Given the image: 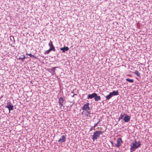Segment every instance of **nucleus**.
<instances>
[{"mask_svg":"<svg viewBox=\"0 0 152 152\" xmlns=\"http://www.w3.org/2000/svg\"><path fill=\"white\" fill-rule=\"evenodd\" d=\"M89 104L88 103L84 104L82 108L83 110V112L81 113L82 115H84L88 116L90 110Z\"/></svg>","mask_w":152,"mask_h":152,"instance_id":"nucleus-1","label":"nucleus"},{"mask_svg":"<svg viewBox=\"0 0 152 152\" xmlns=\"http://www.w3.org/2000/svg\"><path fill=\"white\" fill-rule=\"evenodd\" d=\"M141 145V142L140 141H138V142H137L135 140L134 142H132L131 145L130 150L131 152L135 150L136 149Z\"/></svg>","mask_w":152,"mask_h":152,"instance_id":"nucleus-2","label":"nucleus"},{"mask_svg":"<svg viewBox=\"0 0 152 152\" xmlns=\"http://www.w3.org/2000/svg\"><path fill=\"white\" fill-rule=\"evenodd\" d=\"M102 133L103 132L102 131H96L94 132L93 135L92 136L93 141L97 139L99 137L100 135L102 134Z\"/></svg>","mask_w":152,"mask_h":152,"instance_id":"nucleus-3","label":"nucleus"},{"mask_svg":"<svg viewBox=\"0 0 152 152\" xmlns=\"http://www.w3.org/2000/svg\"><path fill=\"white\" fill-rule=\"evenodd\" d=\"M123 143V141L121 138L118 139L116 142V144H115V146L116 147H118L121 145V144Z\"/></svg>","mask_w":152,"mask_h":152,"instance_id":"nucleus-4","label":"nucleus"},{"mask_svg":"<svg viewBox=\"0 0 152 152\" xmlns=\"http://www.w3.org/2000/svg\"><path fill=\"white\" fill-rule=\"evenodd\" d=\"M66 135H62L61 137V138L58 140V142L61 143H62V142H65L66 139Z\"/></svg>","mask_w":152,"mask_h":152,"instance_id":"nucleus-5","label":"nucleus"},{"mask_svg":"<svg viewBox=\"0 0 152 152\" xmlns=\"http://www.w3.org/2000/svg\"><path fill=\"white\" fill-rule=\"evenodd\" d=\"M64 101V99L63 97H61L59 99V104L60 108H61V107L63 106Z\"/></svg>","mask_w":152,"mask_h":152,"instance_id":"nucleus-6","label":"nucleus"},{"mask_svg":"<svg viewBox=\"0 0 152 152\" xmlns=\"http://www.w3.org/2000/svg\"><path fill=\"white\" fill-rule=\"evenodd\" d=\"M48 45L50 47V48L56 50L55 48L53 45V42L51 40L50 41V42L48 44Z\"/></svg>","mask_w":152,"mask_h":152,"instance_id":"nucleus-7","label":"nucleus"},{"mask_svg":"<svg viewBox=\"0 0 152 152\" xmlns=\"http://www.w3.org/2000/svg\"><path fill=\"white\" fill-rule=\"evenodd\" d=\"M96 94V93H94L88 95L87 96V99H92L94 98Z\"/></svg>","mask_w":152,"mask_h":152,"instance_id":"nucleus-8","label":"nucleus"},{"mask_svg":"<svg viewBox=\"0 0 152 152\" xmlns=\"http://www.w3.org/2000/svg\"><path fill=\"white\" fill-rule=\"evenodd\" d=\"M101 99V97L99 96H98L97 94L96 93L94 97V100L96 101H98L100 100Z\"/></svg>","mask_w":152,"mask_h":152,"instance_id":"nucleus-9","label":"nucleus"},{"mask_svg":"<svg viewBox=\"0 0 152 152\" xmlns=\"http://www.w3.org/2000/svg\"><path fill=\"white\" fill-rule=\"evenodd\" d=\"M69 49V48L67 47H64L63 48H61L60 50L63 52H65V51H67Z\"/></svg>","mask_w":152,"mask_h":152,"instance_id":"nucleus-10","label":"nucleus"},{"mask_svg":"<svg viewBox=\"0 0 152 152\" xmlns=\"http://www.w3.org/2000/svg\"><path fill=\"white\" fill-rule=\"evenodd\" d=\"M130 118L129 115H126L124 118V120L125 122H127L129 121Z\"/></svg>","mask_w":152,"mask_h":152,"instance_id":"nucleus-11","label":"nucleus"},{"mask_svg":"<svg viewBox=\"0 0 152 152\" xmlns=\"http://www.w3.org/2000/svg\"><path fill=\"white\" fill-rule=\"evenodd\" d=\"M112 95V96H116L117 95H118V91H113L112 92L110 93Z\"/></svg>","mask_w":152,"mask_h":152,"instance_id":"nucleus-12","label":"nucleus"},{"mask_svg":"<svg viewBox=\"0 0 152 152\" xmlns=\"http://www.w3.org/2000/svg\"><path fill=\"white\" fill-rule=\"evenodd\" d=\"M6 107L7 108L9 111L13 110V106L11 105H8L6 106Z\"/></svg>","mask_w":152,"mask_h":152,"instance_id":"nucleus-13","label":"nucleus"},{"mask_svg":"<svg viewBox=\"0 0 152 152\" xmlns=\"http://www.w3.org/2000/svg\"><path fill=\"white\" fill-rule=\"evenodd\" d=\"M51 51H55V50H53L51 49H50V48L49 50H47V51H46L45 52V54H48L50 53V52Z\"/></svg>","mask_w":152,"mask_h":152,"instance_id":"nucleus-14","label":"nucleus"},{"mask_svg":"<svg viewBox=\"0 0 152 152\" xmlns=\"http://www.w3.org/2000/svg\"><path fill=\"white\" fill-rule=\"evenodd\" d=\"M26 55L30 56L31 57L34 58H37V57L33 55H32L31 53H26Z\"/></svg>","mask_w":152,"mask_h":152,"instance_id":"nucleus-15","label":"nucleus"},{"mask_svg":"<svg viewBox=\"0 0 152 152\" xmlns=\"http://www.w3.org/2000/svg\"><path fill=\"white\" fill-rule=\"evenodd\" d=\"M112 96V95L110 93L108 95H107L106 96V98L107 100H109Z\"/></svg>","mask_w":152,"mask_h":152,"instance_id":"nucleus-16","label":"nucleus"},{"mask_svg":"<svg viewBox=\"0 0 152 152\" xmlns=\"http://www.w3.org/2000/svg\"><path fill=\"white\" fill-rule=\"evenodd\" d=\"M133 73L136 74L137 76H140V74L138 71H135L134 72H133Z\"/></svg>","mask_w":152,"mask_h":152,"instance_id":"nucleus-17","label":"nucleus"},{"mask_svg":"<svg viewBox=\"0 0 152 152\" xmlns=\"http://www.w3.org/2000/svg\"><path fill=\"white\" fill-rule=\"evenodd\" d=\"M126 81L130 83H133L134 82V80L133 79H130L129 78H127L126 79Z\"/></svg>","mask_w":152,"mask_h":152,"instance_id":"nucleus-18","label":"nucleus"},{"mask_svg":"<svg viewBox=\"0 0 152 152\" xmlns=\"http://www.w3.org/2000/svg\"><path fill=\"white\" fill-rule=\"evenodd\" d=\"M25 58V56L24 55H22L19 58V59H21L22 61H23Z\"/></svg>","mask_w":152,"mask_h":152,"instance_id":"nucleus-19","label":"nucleus"},{"mask_svg":"<svg viewBox=\"0 0 152 152\" xmlns=\"http://www.w3.org/2000/svg\"><path fill=\"white\" fill-rule=\"evenodd\" d=\"M124 115H123L122 114H121L120 115L119 117L118 118L119 121L120 119H122Z\"/></svg>","mask_w":152,"mask_h":152,"instance_id":"nucleus-20","label":"nucleus"},{"mask_svg":"<svg viewBox=\"0 0 152 152\" xmlns=\"http://www.w3.org/2000/svg\"><path fill=\"white\" fill-rule=\"evenodd\" d=\"M100 121L99 120L97 123L95 124H94V127H95L96 126L98 125V124H99V123Z\"/></svg>","mask_w":152,"mask_h":152,"instance_id":"nucleus-21","label":"nucleus"},{"mask_svg":"<svg viewBox=\"0 0 152 152\" xmlns=\"http://www.w3.org/2000/svg\"><path fill=\"white\" fill-rule=\"evenodd\" d=\"M57 68V67H53L52 68H51L50 70H51V71L53 72H54V71H55V68Z\"/></svg>","mask_w":152,"mask_h":152,"instance_id":"nucleus-22","label":"nucleus"},{"mask_svg":"<svg viewBox=\"0 0 152 152\" xmlns=\"http://www.w3.org/2000/svg\"><path fill=\"white\" fill-rule=\"evenodd\" d=\"M151 152H152V151Z\"/></svg>","mask_w":152,"mask_h":152,"instance_id":"nucleus-23","label":"nucleus"}]
</instances>
